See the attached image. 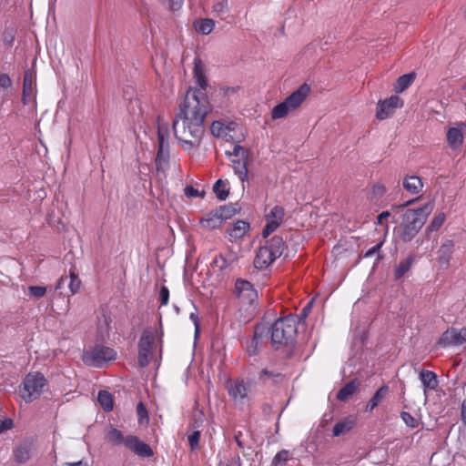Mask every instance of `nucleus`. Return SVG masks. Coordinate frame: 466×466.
<instances>
[{
    "mask_svg": "<svg viewBox=\"0 0 466 466\" xmlns=\"http://www.w3.org/2000/svg\"><path fill=\"white\" fill-rule=\"evenodd\" d=\"M208 110L209 102L206 93L190 87L172 123L174 136L184 150L190 151L199 147Z\"/></svg>",
    "mask_w": 466,
    "mask_h": 466,
    "instance_id": "f257e3e1",
    "label": "nucleus"
},
{
    "mask_svg": "<svg viewBox=\"0 0 466 466\" xmlns=\"http://www.w3.org/2000/svg\"><path fill=\"white\" fill-rule=\"evenodd\" d=\"M433 210V204L428 202L417 208H409L401 216L400 238L404 243L410 242L419 233Z\"/></svg>",
    "mask_w": 466,
    "mask_h": 466,
    "instance_id": "f03ea898",
    "label": "nucleus"
},
{
    "mask_svg": "<svg viewBox=\"0 0 466 466\" xmlns=\"http://www.w3.org/2000/svg\"><path fill=\"white\" fill-rule=\"evenodd\" d=\"M268 329L271 345L275 350L293 346L297 335V324L293 318L279 319Z\"/></svg>",
    "mask_w": 466,
    "mask_h": 466,
    "instance_id": "7ed1b4c3",
    "label": "nucleus"
},
{
    "mask_svg": "<svg viewBox=\"0 0 466 466\" xmlns=\"http://www.w3.org/2000/svg\"><path fill=\"white\" fill-rule=\"evenodd\" d=\"M285 248V241L282 237L275 235L271 238L265 240L257 251L254 258L256 268L264 269L279 258Z\"/></svg>",
    "mask_w": 466,
    "mask_h": 466,
    "instance_id": "20e7f679",
    "label": "nucleus"
},
{
    "mask_svg": "<svg viewBox=\"0 0 466 466\" xmlns=\"http://www.w3.org/2000/svg\"><path fill=\"white\" fill-rule=\"evenodd\" d=\"M235 289L241 304L240 310H245L246 321H249L258 313V292L249 281L241 279H237Z\"/></svg>",
    "mask_w": 466,
    "mask_h": 466,
    "instance_id": "39448f33",
    "label": "nucleus"
},
{
    "mask_svg": "<svg viewBox=\"0 0 466 466\" xmlns=\"http://www.w3.org/2000/svg\"><path fill=\"white\" fill-rule=\"evenodd\" d=\"M46 383V380L42 373H28L19 386V394L25 402H31L40 397Z\"/></svg>",
    "mask_w": 466,
    "mask_h": 466,
    "instance_id": "423d86ee",
    "label": "nucleus"
},
{
    "mask_svg": "<svg viewBox=\"0 0 466 466\" xmlns=\"http://www.w3.org/2000/svg\"><path fill=\"white\" fill-rule=\"evenodd\" d=\"M116 356V352L112 348L96 344L84 350L83 361L88 366L100 368L105 362L115 360Z\"/></svg>",
    "mask_w": 466,
    "mask_h": 466,
    "instance_id": "0eeeda50",
    "label": "nucleus"
},
{
    "mask_svg": "<svg viewBox=\"0 0 466 466\" xmlns=\"http://www.w3.org/2000/svg\"><path fill=\"white\" fill-rule=\"evenodd\" d=\"M157 331L153 328H147L143 330V333L138 341V356L137 362L141 368H145L149 363V355L151 353Z\"/></svg>",
    "mask_w": 466,
    "mask_h": 466,
    "instance_id": "6e6552de",
    "label": "nucleus"
},
{
    "mask_svg": "<svg viewBox=\"0 0 466 466\" xmlns=\"http://www.w3.org/2000/svg\"><path fill=\"white\" fill-rule=\"evenodd\" d=\"M255 384L253 380L237 379L235 380L227 381V390L228 395L234 401L243 403L244 400L248 398L251 387Z\"/></svg>",
    "mask_w": 466,
    "mask_h": 466,
    "instance_id": "1a4fd4ad",
    "label": "nucleus"
},
{
    "mask_svg": "<svg viewBox=\"0 0 466 466\" xmlns=\"http://www.w3.org/2000/svg\"><path fill=\"white\" fill-rule=\"evenodd\" d=\"M269 329L267 324L258 323L255 326L253 338L247 342V352L249 356H255L258 353V348L262 345L264 339L268 338Z\"/></svg>",
    "mask_w": 466,
    "mask_h": 466,
    "instance_id": "9d476101",
    "label": "nucleus"
},
{
    "mask_svg": "<svg viewBox=\"0 0 466 466\" xmlns=\"http://www.w3.org/2000/svg\"><path fill=\"white\" fill-rule=\"evenodd\" d=\"M402 106L403 101L398 96H391L390 98L378 103L376 117L384 120L390 116L396 108Z\"/></svg>",
    "mask_w": 466,
    "mask_h": 466,
    "instance_id": "9b49d317",
    "label": "nucleus"
},
{
    "mask_svg": "<svg viewBox=\"0 0 466 466\" xmlns=\"http://www.w3.org/2000/svg\"><path fill=\"white\" fill-rule=\"evenodd\" d=\"M466 342V328L457 329H450L442 333L438 340V345L441 347L457 346Z\"/></svg>",
    "mask_w": 466,
    "mask_h": 466,
    "instance_id": "f8f14e48",
    "label": "nucleus"
},
{
    "mask_svg": "<svg viewBox=\"0 0 466 466\" xmlns=\"http://www.w3.org/2000/svg\"><path fill=\"white\" fill-rule=\"evenodd\" d=\"M35 450V442L33 439H25L21 441L13 451L15 461L17 463L26 462L32 456Z\"/></svg>",
    "mask_w": 466,
    "mask_h": 466,
    "instance_id": "ddd939ff",
    "label": "nucleus"
},
{
    "mask_svg": "<svg viewBox=\"0 0 466 466\" xmlns=\"http://www.w3.org/2000/svg\"><path fill=\"white\" fill-rule=\"evenodd\" d=\"M126 447L128 448L137 455L143 458H148L153 456L154 454L151 447L148 444L145 443L144 441H140L137 437L133 435H129L127 437Z\"/></svg>",
    "mask_w": 466,
    "mask_h": 466,
    "instance_id": "4468645a",
    "label": "nucleus"
},
{
    "mask_svg": "<svg viewBox=\"0 0 466 466\" xmlns=\"http://www.w3.org/2000/svg\"><path fill=\"white\" fill-rule=\"evenodd\" d=\"M310 92V86L304 83L296 91L291 93L284 101L291 110L297 109Z\"/></svg>",
    "mask_w": 466,
    "mask_h": 466,
    "instance_id": "2eb2a0df",
    "label": "nucleus"
},
{
    "mask_svg": "<svg viewBox=\"0 0 466 466\" xmlns=\"http://www.w3.org/2000/svg\"><path fill=\"white\" fill-rule=\"evenodd\" d=\"M156 167L158 172H165L169 164V143L161 138L158 144L157 154L156 157Z\"/></svg>",
    "mask_w": 466,
    "mask_h": 466,
    "instance_id": "dca6fc26",
    "label": "nucleus"
},
{
    "mask_svg": "<svg viewBox=\"0 0 466 466\" xmlns=\"http://www.w3.org/2000/svg\"><path fill=\"white\" fill-rule=\"evenodd\" d=\"M111 317L107 312L102 310L101 313L97 316V324H96V338L99 341H105L109 338L110 333V324H111Z\"/></svg>",
    "mask_w": 466,
    "mask_h": 466,
    "instance_id": "f3484780",
    "label": "nucleus"
},
{
    "mask_svg": "<svg viewBox=\"0 0 466 466\" xmlns=\"http://www.w3.org/2000/svg\"><path fill=\"white\" fill-rule=\"evenodd\" d=\"M35 86V72L26 69L24 73L22 101L25 105L30 100Z\"/></svg>",
    "mask_w": 466,
    "mask_h": 466,
    "instance_id": "a211bd4d",
    "label": "nucleus"
},
{
    "mask_svg": "<svg viewBox=\"0 0 466 466\" xmlns=\"http://www.w3.org/2000/svg\"><path fill=\"white\" fill-rule=\"evenodd\" d=\"M66 284L68 286L71 294L74 295L78 292L81 286V280L76 274L71 272L69 276L60 277L56 285V289H63V286Z\"/></svg>",
    "mask_w": 466,
    "mask_h": 466,
    "instance_id": "6ab92c4d",
    "label": "nucleus"
},
{
    "mask_svg": "<svg viewBox=\"0 0 466 466\" xmlns=\"http://www.w3.org/2000/svg\"><path fill=\"white\" fill-rule=\"evenodd\" d=\"M466 127L463 123L458 127H451L447 133V141L453 149L459 148L463 143L462 128Z\"/></svg>",
    "mask_w": 466,
    "mask_h": 466,
    "instance_id": "aec40b11",
    "label": "nucleus"
},
{
    "mask_svg": "<svg viewBox=\"0 0 466 466\" xmlns=\"http://www.w3.org/2000/svg\"><path fill=\"white\" fill-rule=\"evenodd\" d=\"M453 241L449 239L440 247L438 250V261L442 268H448L453 252Z\"/></svg>",
    "mask_w": 466,
    "mask_h": 466,
    "instance_id": "412c9836",
    "label": "nucleus"
},
{
    "mask_svg": "<svg viewBox=\"0 0 466 466\" xmlns=\"http://www.w3.org/2000/svg\"><path fill=\"white\" fill-rule=\"evenodd\" d=\"M356 424L354 416H348L337 422L333 427V435L338 437L349 432Z\"/></svg>",
    "mask_w": 466,
    "mask_h": 466,
    "instance_id": "4be33fe9",
    "label": "nucleus"
},
{
    "mask_svg": "<svg viewBox=\"0 0 466 466\" xmlns=\"http://www.w3.org/2000/svg\"><path fill=\"white\" fill-rule=\"evenodd\" d=\"M420 380L424 387V391L427 390H436L439 384L437 374L431 370H421L420 372Z\"/></svg>",
    "mask_w": 466,
    "mask_h": 466,
    "instance_id": "5701e85b",
    "label": "nucleus"
},
{
    "mask_svg": "<svg viewBox=\"0 0 466 466\" xmlns=\"http://www.w3.org/2000/svg\"><path fill=\"white\" fill-rule=\"evenodd\" d=\"M194 77L196 78V82L198 85V90H201L205 93V89L208 86V82L204 75V65L199 58H195L194 60ZM198 90V88H196Z\"/></svg>",
    "mask_w": 466,
    "mask_h": 466,
    "instance_id": "b1692460",
    "label": "nucleus"
},
{
    "mask_svg": "<svg viewBox=\"0 0 466 466\" xmlns=\"http://www.w3.org/2000/svg\"><path fill=\"white\" fill-rule=\"evenodd\" d=\"M415 262V256L410 254L406 258L400 261L394 270L395 279H401L412 267Z\"/></svg>",
    "mask_w": 466,
    "mask_h": 466,
    "instance_id": "393cba45",
    "label": "nucleus"
},
{
    "mask_svg": "<svg viewBox=\"0 0 466 466\" xmlns=\"http://www.w3.org/2000/svg\"><path fill=\"white\" fill-rule=\"evenodd\" d=\"M416 78V73L410 72L409 74H405L398 77L394 84V91L396 93H401L406 90Z\"/></svg>",
    "mask_w": 466,
    "mask_h": 466,
    "instance_id": "a878e982",
    "label": "nucleus"
},
{
    "mask_svg": "<svg viewBox=\"0 0 466 466\" xmlns=\"http://www.w3.org/2000/svg\"><path fill=\"white\" fill-rule=\"evenodd\" d=\"M360 383L357 380H352L348 382L345 386H343L337 393V399L340 401L347 400L350 396H352Z\"/></svg>",
    "mask_w": 466,
    "mask_h": 466,
    "instance_id": "bb28decb",
    "label": "nucleus"
},
{
    "mask_svg": "<svg viewBox=\"0 0 466 466\" xmlns=\"http://www.w3.org/2000/svg\"><path fill=\"white\" fill-rule=\"evenodd\" d=\"M388 392L389 387L387 385H383L379 388V390L374 393L370 401L367 403L366 411L373 410L385 398Z\"/></svg>",
    "mask_w": 466,
    "mask_h": 466,
    "instance_id": "cd10ccee",
    "label": "nucleus"
},
{
    "mask_svg": "<svg viewBox=\"0 0 466 466\" xmlns=\"http://www.w3.org/2000/svg\"><path fill=\"white\" fill-rule=\"evenodd\" d=\"M200 223L204 228L213 229L219 228L222 225L223 220L218 211L214 210L208 213L205 218H202Z\"/></svg>",
    "mask_w": 466,
    "mask_h": 466,
    "instance_id": "c85d7f7f",
    "label": "nucleus"
},
{
    "mask_svg": "<svg viewBox=\"0 0 466 466\" xmlns=\"http://www.w3.org/2000/svg\"><path fill=\"white\" fill-rule=\"evenodd\" d=\"M285 216V209L283 207L275 206L270 212L266 216L267 223L275 224L278 228L283 221Z\"/></svg>",
    "mask_w": 466,
    "mask_h": 466,
    "instance_id": "c756f323",
    "label": "nucleus"
},
{
    "mask_svg": "<svg viewBox=\"0 0 466 466\" xmlns=\"http://www.w3.org/2000/svg\"><path fill=\"white\" fill-rule=\"evenodd\" d=\"M249 229V223L244 220H238L230 228H228V233L231 238H240Z\"/></svg>",
    "mask_w": 466,
    "mask_h": 466,
    "instance_id": "7c9ffc66",
    "label": "nucleus"
},
{
    "mask_svg": "<svg viewBox=\"0 0 466 466\" xmlns=\"http://www.w3.org/2000/svg\"><path fill=\"white\" fill-rule=\"evenodd\" d=\"M422 187L421 179L417 176H409L403 180V187L411 194L419 193Z\"/></svg>",
    "mask_w": 466,
    "mask_h": 466,
    "instance_id": "2f4dec72",
    "label": "nucleus"
},
{
    "mask_svg": "<svg viewBox=\"0 0 466 466\" xmlns=\"http://www.w3.org/2000/svg\"><path fill=\"white\" fill-rule=\"evenodd\" d=\"M228 182L222 179H218L213 185V191L218 200L224 201L229 195V187Z\"/></svg>",
    "mask_w": 466,
    "mask_h": 466,
    "instance_id": "473e14b6",
    "label": "nucleus"
},
{
    "mask_svg": "<svg viewBox=\"0 0 466 466\" xmlns=\"http://www.w3.org/2000/svg\"><path fill=\"white\" fill-rule=\"evenodd\" d=\"M247 159H238L232 161V167L234 173L239 177L242 182L248 180V167Z\"/></svg>",
    "mask_w": 466,
    "mask_h": 466,
    "instance_id": "72a5a7b5",
    "label": "nucleus"
},
{
    "mask_svg": "<svg viewBox=\"0 0 466 466\" xmlns=\"http://www.w3.org/2000/svg\"><path fill=\"white\" fill-rule=\"evenodd\" d=\"M283 375L279 372L268 370L267 369L262 370L258 374V380L263 383L271 381L272 383H279L283 380Z\"/></svg>",
    "mask_w": 466,
    "mask_h": 466,
    "instance_id": "f704fd0d",
    "label": "nucleus"
},
{
    "mask_svg": "<svg viewBox=\"0 0 466 466\" xmlns=\"http://www.w3.org/2000/svg\"><path fill=\"white\" fill-rule=\"evenodd\" d=\"M194 26L198 33L208 35L214 29L215 22L209 18L199 19L194 23Z\"/></svg>",
    "mask_w": 466,
    "mask_h": 466,
    "instance_id": "c9c22d12",
    "label": "nucleus"
},
{
    "mask_svg": "<svg viewBox=\"0 0 466 466\" xmlns=\"http://www.w3.org/2000/svg\"><path fill=\"white\" fill-rule=\"evenodd\" d=\"M97 400L105 411H111L114 407L112 395L106 390H99Z\"/></svg>",
    "mask_w": 466,
    "mask_h": 466,
    "instance_id": "e433bc0d",
    "label": "nucleus"
},
{
    "mask_svg": "<svg viewBox=\"0 0 466 466\" xmlns=\"http://www.w3.org/2000/svg\"><path fill=\"white\" fill-rule=\"evenodd\" d=\"M238 209H239V208L238 207L237 203H235V204L230 203L228 205L221 206L218 208H217L216 210L218 211V213L221 217L222 220L224 221V220L230 218L233 215H235Z\"/></svg>",
    "mask_w": 466,
    "mask_h": 466,
    "instance_id": "4c0bfd02",
    "label": "nucleus"
},
{
    "mask_svg": "<svg viewBox=\"0 0 466 466\" xmlns=\"http://www.w3.org/2000/svg\"><path fill=\"white\" fill-rule=\"evenodd\" d=\"M289 111H292L285 101L276 105L271 110V118L279 119L287 116Z\"/></svg>",
    "mask_w": 466,
    "mask_h": 466,
    "instance_id": "58836bf2",
    "label": "nucleus"
},
{
    "mask_svg": "<svg viewBox=\"0 0 466 466\" xmlns=\"http://www.w3.org/2000/svg\"><path fill=\"white\" fill-rule=\"evenodd\" d=\"M107 439L110 442L116 445L124 444L126 446L127 437H124L122 431L116 428H112L107 434Z\"/></svg>",
    "mask_w": 466,
    "mask_h": 466,
    "instance_id": "ea45409f",
    "label": "nucleus"
},
{
    "mask_svg": "<svg viewBox=\"0 0 466 466\" xmlns=\"http://www.w3.org/2000/svg\"><path fill=\"white\" fill-rule=\"evenodd\" d=\"M444 220L445 215L443 213L436 215L431 220V222L426 228V232L429 234L431 232L437 231L441 227Z\"/></svg>",
    "mask_w": 466,
    "mask_h": 466,
    "instance_id": "a19ab883",
    "label": "nucleus"
},
{
    "mask_svg": "<svg viewBox=\"0 0 466 466\" xmlns=\"http://www.w3.org/2000/svg\"><path fill=\"white\" fill-rule=\"evenodd\" d=\"M290 453L287 450L279 451L273 458L271 464L273 466H284L289 461Z\"/></svg>",
    "mask_w": 466,
    "mask_h": 466,
    "instance_id": "79ce46f5",
    "label": "nucleus"
},
{
    "mask_svg": "<svg viewBox=\"0 0 466 466\" xmlns=\"http://www.w3.org/2000/svg\"><path fill=\"white\" fill-rule=\"evenodd\" d=\"M46 292V288L43 286H29L28 293L31 297L35 299H40L45 296Z\"/></svg>",
    "mask_w": 466,
    "mask_h": 466,
    "instance_id": "37998d69",
    "label": "nucleus"
},
{
    "mask_svg": "<svg viewBox=\"0 0 466 466\" xmlns=\"http://www.w3.org/2000/svg\"><path fill=\"white\" fill-rule=\"evenodd\" d=\"M400 418L408 427L412 429L418 427V420L410 412L402 411Z\"/></svg>",
    "mask_w": 466,
    "mask_h": 466,
    "instance_id": "c03bdc74",
    "label": "nucleus"
},
{
    "mask_svg": "<svg viewBox=\"0 0 466 466\" xmlns=\"http://www.w3.org/2000/svg\"><path fill=\"white\" fill-rule=\"evenodd\" d=\"M231 155L238 157L239 159H247L248 157V151L239 145H235Z\"/></svg>",
    "mask_w": 466,
    "mask_h": 466,
    "instance_id": "a18cd8bd",
    "label": "nucleus"
},
{
    "mask_svg": "<svg viewBox=\"0 0 466 466\" xmlns=\"http://www.w3.org/2000/svg\"><path fill=\"white\" fill-rule=\"evenodd\" d=\"M383 245V241H380V243L376 244L372 248H369L363 255L364 258H370L374 255H378V260L381 258V256L380 255V249L381 248Z\"/></svg>",
    "mask_w": 466,
    "mask_h": 466,
    "instance_id": "49530a36",
    "label": "nucleus"
},
{
    "mask_svg": "<svg viewBox=\"0 0 466 466\" xmlns=\"http://www.w3.org/2000/svg\"><path fill=\"white\" fill-rule=\"evenodd\" d=\"M200 439V432L198 431H194L188 436V442L192 450L198 448V442Z\"/></svg>",
    "mask_w": 466,
    "mask_h": 466,
    "instance_id": "de8ad7c7",
    "label": "nucleus"
},
{
    "mask_svg": "<svg viewBox=\"0 0 466 466\" xmlns=\"http://www.w3.org/2000/svg\"><path fill=\"white\" fill-rule=\"evenodd\" d=\"M223 128H224V125L221 122L214 121L211 124L210 131H211L212 135H214L215 137H220V136H222Z\"/></svg>",
    "mask_w": 466,
    "mask_h": 466,
    "instance_id": "09e8293b",
    "label": "nucleus"
},
{
    "mask_svg": "<svg viewBox=\"0 0 466 466\" xmlns=\"http://www.w3.org/2000/svg\"><path fill=\"white\" fill-rule=\"evenodd\" d=\"M159 299L162 306H166L169 300V290L166 286H162L159 291Z\"/></svg>",
    "mask_w": 466,
    "mask_h": 466,
    "instance_id": "8fccbe9b",
    "label": "nucleus"
},
{
    "mask_svg": "<svg viewBox=\"0 0 466 466\" xmlns=\"http://www.w3.org/2000/svg\"><path fill=\"white\" fill-rule=\"evenodd\" d=\"M137 413L140 421L144 419H148L147 410L143 402H139L137 406Z\"/></svg>",
    "mask_w": 466,
    "mask_h": 466,
    "instance_id": "3c124183",
    "label": "nucleus"
},
{
    "mask_svg": "<svg viewBox=\"0 0 466 466\" xmlns=\"http://www.w3.org/2000/svg\"><path fill=\"white\" fill-rule=\"evenodd\" d=\"M12 86V80L7 74H0V87L7 89Z\"/></svg>",
    "mask_w": 466,
    "mask_h": 466,
    "instance_id": "603ef678",
    "label": "nucleus"
},
{
    "mask_svg": "<svg viewBox=\"0 0 466 466\" xmlns=\"http://www.w3.org/2000/svg\"><path fill=\"white\" fill-rule=\"evenodd\" d=\"M161 138H163L164 141H168V128L158 126V128H157L158 144L160 143Z\"/></svg>",
    "mask_w": 466,
    "mask_h": 466,
    "instance_id": "864d4df0",
    "label": "nucleus"
},
{
    "mask_svg": "<svg viewBox=\"0 0 466 466\" xmlns=\"http://www.w3.org/2000/svg\"><path fill=\"white\" fill-rule=\"evenodd\" d=\"M277 229L275 224L273 223H266L263 230L262 237L263 238H267L271 233H273Z\"/></svg>",
    "mask_w": 466,
    "mask_h": 466,
    "instance_id": "5fc2aeb1",
    "label": "nucleus"
},
{
    "mask_svg": "<svg viewBox=\"0 0 466 466\" xmlns=\"http://www.w3.org/2000/svg\"><path fill=\"white\" fill-rule=\"evenodd\" d=\"M184 193L187 198H196L200 196L199 191L190 185L184 188Z\"/></svg>",
    "mask_w": 466,
    "mask_h": 466,
    "instance_id": "6e6d98bb",
    "label": "nucleus"
},
{
    "mask_svg": "<svg viewBox=\"0 0 466 466\" xmlns=\"http://www.w3.org/2000/svg\"><path fill=\"white\" fill-rule=\"evenodd\" d=\"M13 427L11 419L0 420V434Z\"/></svg>",
    "mask_w": 466,
    "mask_h": 466,
    "instance_id": "4d7b16f0",
    "label": "nucleus"
},
{
    "mask_svg": "<svg viewBox=\"0 0 466 466\" xmlns=\"http://www.w3.org/2000/svg\"><path fill=\"white\" fill-rule=\"evenodd\" d=\"M227 7H228V0H222L221 2H218L214 5V11L218 14L225 13L227 10Z\"/></svg>",
    "mask_w": 466,
    "mask_h": 466,
    "instance_id": "13d9d810",
    "label": "nucleus"
},
{
    "mask_svg": "<svg viewBox=\"0 0 466 466\" xmlns=\"http://www.w3.org/2000/svg\"><path fill=\"white\" fill-rule=\"evenodd\" d=\"M214 263L219 268L220 270H223L228 266V262L222 255L217 256L214 259Z\"/></svg>",
    "mask_w": 466,
    "mask_h": 466,
    "instance_id": "bf43d9fd",
    "label": "nucleus"
},
{
    "mask_svg": "<svg viewBox=\"0 0 466 466\" xmlns=\"http://www.w3.org/2000/svg\"><path fill=\"white\" fill-rule=\"evenodd\" d=\"M385 187L382 185H375L373 187V194L377 197H381L385 193Z\"/></svg>",
    "mask_w": 466,
    "mask_h": 466,
    "instance_id": "052dcab7",
    "label": "nucleus"
},
{
    "mask_svg": "<svg viewBox=\"0 0 466 466\" xmlns=\"http://www.w3.org/2000/svg\"><path fill=\"white\" fill-rule=\"evenodd\" d=\"M241 437H242V432L241 431H238V432L235 433L234 439H235V441L237 442L238 447L239 449L243 450L245 445H244V442L241 440Z\"/></svg>",
    "mask_w": 466,
    "mask_h": 466,
    "instance_id": "680f3d73",
    "label": "nucleus"
},
{
    "mask_svg": "<svg viewBox=\"0 0 466 466\" xmlns=\"http://www.w3.org/2000/svg\"><path fill=\"white\" fill-rule=\"evenodd\" d=\"M389 217H390V212L386 210L382 211L378 217H377V223L380 225H382L383 220L387 219Z\"/></svg>",
    "mask_w": 466,
    "mask_h": 466,
    "instance_id": "e2e57ef3",
    "label": "nucleus"
},
{
    "mask_svg": "<svg viewBox=\"0 0 466 466\" xmlns=\"http://www.w3.org/2000/svg\"><path fill=\"white\" fill-rule=\"evenodd\" d=\"M184 0H169L170 7L173 11L178 10Z\"/></svg>",
    "mask_w": 466,
    "mask_h": 466,
    "instance_id": "0e129e2a",
    "label": "nucleus"
},
{
    "mask_svg": "<svg viewBox=\"0 0 466 466\" xmlns=\"http://www.w3.org/2000/svg\"><path fill=\"white\" fill-rule=\"evenodd\" d=\"M189 318L193 321V323L196 327V331L198 332V327H199L198 315L196 313H190Z\"/></svg>",
    "mask_w": 466,
    "mask_h": 466,
    "instance_id": "69168bd1",
    "label": "nucleus"
},
{
    "mask_svg": "<svg viewBox=\"0 0 466 466\" xmlns=\"http://www.w3.org/2000/svg\"><path fill=\"white\" fill-rule=\"evenodd\" d=\"M461 419L466 425V400H464L461 404Z\"/></svg>",
    "mask_w": 466,
    "mask_h": 466,
    "instance_id": "338daca9",
    "label": "nucleus"
},
{
    "mask_svg": "<svg viewBox=\"0 0 466 466\" xmlns=\"http://www.w3.org/2000/svg\"><path fill=\"white\" fill-rule=\"evenodd\" d=\"M68 466H86V463H84L82 461H79L76 462L68 463Z\"/></svg>",
    "mask_w": 466,
    "mask_h": 466,
    "instance_id": "774afa93",
    "label": "nucleus"
}]
</instances>
